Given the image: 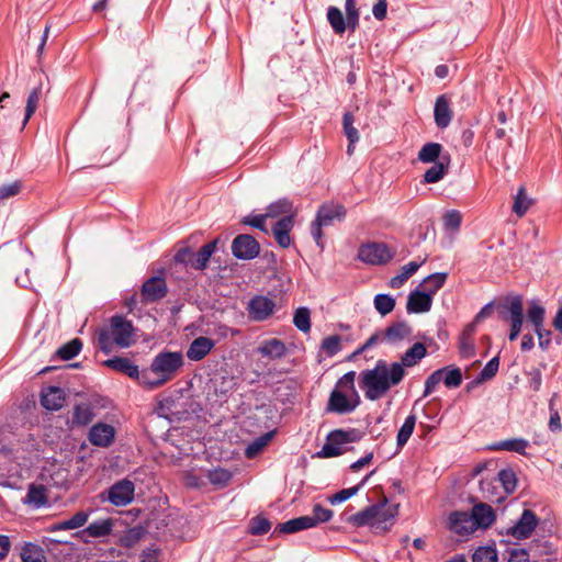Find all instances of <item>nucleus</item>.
<instances>
[{"instance_id":"62","label":"nucleus","mask_w":562,"mask_h":562,"mask_svg":"<svg viewBox=\"0 0 562 562\" xmlns=\"http://www.w3.org/2000/svg\"><path fill=\"white\" fill-rule=\"evenodd\" d=\"M461 213L457 210H451L443 216L445 227L448 229L457 231L461 225Z\"/></svg>"},{"instance_id":"53","label":"nucleus","mask_w":562,"mask_h":562,"mask_svg":"<svg viewBox=\"0 0 562 562\" xmlns=\"http://www.w3.org/2000/svg\"><path fill=\"white\" fill-rule=\"evenodd\" d=\"M558 393H554L549 401V411H550V419H549V429L553 432H559L562 430V424L559 411L554 407V402L558 398Z\"/></svg>"},{"instance_id":"26","label":"nucleus","mask_w":562,"mask_h":562,"mask_svg":"<svg viewBox=\"0 0 562 562\" xmlns=\"http://www.w3.org/2000/svg\"><path fill=\"white\" fill-rule=\"evenodd\" d=\"M412 335V328L405 322H397L385 328L383 339L390 344H397Z\"/></svg>"},{"instance_id":"4","label":"nucleus","mask_w":562,"mask_h":562,"mask_svg":"<svg viewBox=\"0 0 562 562\" xmlns=\"http://www.w3.org/2000/svg\"><path fill=\"white\" fill-rule=\"evenodd\" d=\"M492 525V507L485 503L473 506L472 512H453L449 516V528L459 536H468L479 528Z\"/></svg>"},{"instance_id":"6","label":"nucleus","mask_w":562,"mask_h":562,"mask_svg":"<svg viewBox=\"0 0 562 562\" xmlns=\"http://www.w3.org/2000/svg\"><path fill=\"white\" fill-rule=\"evenodd\" d=\"M346 209L342 204L326 202L322 204L316 213L315 220L311 225V234L316 244L323 248V227L334 225L335 222H341L346 217Z\"/></svg>"},{"instance_id":"29","label":"nucleus","mask_w":562,"mask_h":562,"mask_svg":"<svg viewBox=\"0 0 562 562\" xmlns=\"http://www.w3.org/2000/svg\"><path fill=\"white\" fill-rule=\"evenodd\" d=\"M449 164L450 158H441L440 161L432 164V166L429 167L423 176L424 183L439 182L447 175Z\"/></svg>"},{"instance_id":"8","label":"nucleus","mask_w":562,"mask_h":562,"mask_svg":"<svg viewBox=\"0 0 562 562\" xmlns=\"http://www.w3.org/2000/svg\"><path fill=\"white\" fill-rule=\"evenodd\" d=\"M492 314V302L484 305V307L476 314L475 318L472 323H470L462 331L460 336V353L462 357L469 358L473 356L474 345L472 340V335L475 331L476 326L481 323L482 319L490 317Z\"/></svg>"},{"instance_id":"12","label":"nucleus","mask_w":562,"mask_h":562,"mask_svg":"<svg viewBox=\"0 0 562 562\" xmlns=\"http://www.w3.org/2000/svg\"><path fill=\"white\" fill-rule=\"evenodd\" d=\"M167 282L161 277H151L147 279L140 289V301L144 304L154 303L167 295Z\"/></svg>"},{"instance_id":"40","label":"nucleus","mask_w":562,"mask_h":562,"mask_svg":"<svg viewBox=\"0 0 562 562\" xmlns=\"http://www.w3.org/2000/svg\"><path fill=\"white\" fill-rule=\"evenodd\" d=\"M497 480L506 495L513 494L517 487V475L513 469H503L498 472Z\"/></svg>"},{"instance_id":"1","label":"nucleus","mask_w":562,"mask_h":562,"mask_svg":"<svg viewBox=\"0 0 562 562\" xmlns=\"http://www.w3.org/2000/svg\"><path fill=\"white\" fill-rule=\"evenodd\" d=\"M405 376V370L400 364L378 360L373 369H367L359 374V387L369 401L382 398L393 386L398 385Z\"/></svg>"},{"instance_id":"3","label":"nucleus","mask_w":562,"mask_h":562,"mask_svg":"<svg viewBox=\"0 0 562 562\" xmlns=\"http://www.w3.org/2000/svg\"><path fill=\"white\" fill-rule=\"evenodd\" d=\"M98 347L104 353L113 351L114 347L128 348L135 341L134 326L122 315L110 318L109 326L99 329L97 334Z\"/></svg>"},{"instance_id":"21","label":"nucleus","mask_w":562,"mask_h":562,"mask_svg":"<svg viewBox=\"0 0 562 562\" xmlns=\"http://www.w3.org/2000/svg\"><path fill=\"white\" fill-rule=\"evenodd\" d=\"M65 392L58 386H48L42 392L41 404L48 411H58L64 406Z\"/></svg>"},{"instance_id":"24","label":"nucleus","mask_w":562,"mask_h":562,"mask_svg":"<svg viewBox=\"0 0 562 562\" xmlns=\"http://www.w3.org/2000/svg\"><path fill=\"white\" fill-rule=\"evenodd\" d=\"M293 216V220L295 218L296 212L294 210L292 201L289 199H280L276 202H272L269 204L266 209L265 216L268 218H277V217H283V216Z\"/></svg>"},{"instance_id":"41","label":"nucleus","mask_w":562,"mask_h":562,"mask_svg":"<svg viewBox=\"0 0 562 562\" xmlns=\"http://www.w3.org/2000/svg\"><path fill=\"white\" fill-rule=\"evenodd\" d=\"M448 274L446 272H436L426 277L423 281V285L426 288V293L432 297L439 289H441L447 280Z\"/></svg>"},{"instance_id":"51","label":"nucleus","mask_w":562,"mask_h":562,"mask_svg":"<svg viewBox=\"0 0 562 562\" xmlns=\"http://www.w3.org/2000/svg\"><path fill=\"white\" fill-rule=\"evenodd\" d=\"M74 422L78 425H87L93 418V413L88 404L77 405L74 409Z\"/></svg>"},{"instance_id":"19","label":"nucleus","mask_w":562,"mask_h":562,"mask_svg":"<svg viewBox=\"0 0 562 562\" xmlns=\"http://www.w3.org/2000/svg\"><path fill=\"white\" fill-rule=\"evenodd\" d=\"M431 305L432 297L430 294L415 290L408 294L406 310L411 314L426 313L430 311Z\"/></svg>"},{"instance_id":"28","label":"nucleus","mask_w":562,"mask_h":562,"mask_svg":"<svg viewBox=\"0 0 562 562\" xmlns=\"http://www.w3.org/2000/svg\"><path fill=\"white\" fill-rule=\"evenodd\" d=\"M47 488L42 484H31L29 486L24 503L40 508L47 504Z\"/></svg>"},{"instance_id":"57","label":"nucleus","mask_w":562,"mask_h":562,"mask_svg":"<svg viewBox=\"0 0 562 562\" xmlns=\"http://www.w3.org/2000/svg\"><path fill=\"white\" fill-rule=\"evenodd\" d=\"M271 528V522L261 516L251 519L249 531L251 535L260 536L267 533Z\"/></svg>"},{"instance_id":"38","label":"nucleus","mask_w":562,"mask_h":562,"mask_svg":"<svg viewBox=\"0 0 562 562\" xmlns=\"http://www.w3.org/2000/svg\"><path fill=\"white\" fill-rule=\"evenodd\" d=\"M113 524L111 519H102L91 522L82 532L92 538L105 537L111 533Z\"/></svg>"},{"instance_id":"37","label":"nucleus","mask_w":562,"mask_h":562,"mask_svg":"<svg viewBox=\"0 0 562 562\" xmlns=\"http://www.w3.org/2000/svg\"><path fill=\"white\" fill-rule=\"evenodd\" d=\"M327 20L336 34H342L348 27L347 18L345 19L340 9L329 7L327 10Z\"/></svg>"},{"instance_id":"45","label":"nucleus","mask_w":562,"mask_h":562,"mask_svg":"<svg viewBox=\"0 0 562 562\" xmlns=\"http://www.w3.org/2000/svg\"><path fill=\"white\" fill-rule=\"evenodd\" d=\"M375 506H380L381 510L379 516L376 517V528H379L382 524H386L387 521L393 520L398 514V505H390L386 504V498L380 504H375Z\"/></svg>"},{"instance_id":"42","label":"nucleus","mask_w":562,"mask_h":562,"mask_svg":"<svg viewBox=\"0 0 562 562\" xmlns=\"http://www.w3.org/2000/svg\"><path fill=\"white\" fill-rule=\"evenodd\" d=\"M416 425V416L411 414L405 418L404 424L400 428L396 437V443L400 448L404 447L411 438Z\"/></svg>"},{"instance_id":"13","label":"nucleus","mask_w":562,"mask_h":562,"mask_svg":"<svg viewBox=\"0 0 562 562\" xmlns=\"http://www.w3.org/2000/svg\"><path fill=\"white\" fill-rule=\"evenodd\" d=\"M134 483L127 479L113 484L108 491V499L114 506H126L134 499Z\"/></svg>"},{"instance_id":"49","label":"nucleus","mask_w":562,"mask_h":562,"mask_svg":"<svg viewBox=\"0 0 562 562\" xmlns=\"http://www.w3.org/2000/svg\"><path fill=\"white\" fill-rule=\"evenodd\" d=\"M527 316L535 329H541L544 321V308L536 302H532L528 308Z\"/></svg>"},{"instance_id":"18","label":"nucleus","mask_w":562,"mask_h":562,"mask_svg":"<svg viewBox=\"0 0 562 562\" xmlns=\"http://www.w3.org/2000/svg\"><path fill=\"white\" fill-rule=\"evenodd\" d=\"M294 227L293 216H283L278 220V222L272 227V235L277 241V244L282 248L290 247L292 243V238L290 236V232Z\"/></svg>"},{"instance_id":"32","label":"nucleus","mask_w":562,"mask_h":562,"mask_svg":"<svg viewBox=\"0 0 562 562\" xmlns=\"http://www.w3.org/2000/svg\"><path fill=\"white\" fill-rule=\"evenodd\" d=\"M313 528V521L310 517L301 516L280 524L276 530L282 533H294L301 530Z\"/></svg>"},{"instance_id":"27","label":"nucleus","mask_w":562,"mask_h":562,"mask_svg":"<svg viewBox=\"0 0 562 562\" xmlns=\"http://www.w3.org/2000/svg\"><path fill=\"white\" fill-rule=\"evenodd\" d=\"M381 510L380 506L371 505L366 507L363 510L352 515L348 521L356 527H362L367 525L376 526V517Z\"/></svg>"},{"instance_id":"58","label":"nucleus","mask_w":562,"mask_h":562,"mask_svg":"<svg viewBox=\"0 0 562 562\" xmlns=\"http://www.w3.org/2000/svg\"><path fill=\"white\" fill-rule=\"evenodd\" d=\"M210 482L214 485L225 486L232 479V473L224 469H214L207 475Z\"/></svg>"},{"instance_id":"25","label":"nucleus","mask_w":562,"mask_h":562,"mask_svg":"<svg viewBox=\"0 0 562 562\" xmlns=\"http://www.w3.org/2000/svg\"><path fill=\"white\" fill-rule=\"evenodd\" d=\"M417 158L424 164H436L441 158H450L449 155L442 154V146L439 143H427L418 151Z\"/></svg>"},{"instance_id":"22","label":"nucleus","mask_w":562,"mask_h":562,"mask_svg":"<svg viewBox=\"0 0 562 562\" xmlns=\"http://www.w3.org/2000/svg\"><path fill=\"white\" fill-rule=\"evenodd\" d=\"M434 116L436 125L439 128H446L450 124L452 112L450 109V101L445 94L437 98L434 109Z\"/></svg>"},{"instance_id":"23","label":"nucleus","mask_w":562,"mask_h":562,"mask_svg":"<svg viewBox=\"0 0 562 562\" xmlns=\"http://www.w3.org/2000/svg\"><path fill=\"white\" fill-rule=\"evenodd\" d=\"M427 355L426 346L423 342H415L406 352L401 357V361L392 362V364H400L402 369L416 366Z\"/></svg>"},{"instance_id":"10","label":"nucleus","mask_w":562,"mask_h":562,"mask_svg":"<svg viewBox=\"0 0 562 562\" xmlns=\"http://www.w3.org/2000/svg\"><path fill=\"white\" fill-rule=\"evenodd\" d=\"M232 252L238 259L250 260L259 255L260 245L252 236L241 234L234 238Z\"/></svg>"},{"instance_id":"11","label":"nucleus","mask_w":562,"mask_h":562,"mask_svg":"<svg viewBox=\"0 0 562 562\" xmlns=\"http://www.w3.org/2000/svg\"><path fill=\"white\" fill-rule=\"evenodd\" d=\"M539 524V518L531 509H524L518 520L507 530L515 539L522 540L531 536Z\"/></svg>"},{"instance_id":"16","label":"nucleus","mask_w":562,"mask_h":562,"mask_svg":"<svg viewBox=\"0 0 562 562\" xmlns=\"http://www.w3.org/2000/svg\"><path fill=\"white\" fill-rule=\"evenodd\" d=\"M114 427L104 423L93 425L89 431V440L97 447H109L114 441Z\"/></svg>"},{"instance_id":"36","label":"nucleus","mask_w":562,"mask_h":562,"mask_svg":"<svg viewBox=\"0 0 562 562\" xmlns=\"http://www.w3.org/2000/svg\"><path fill=\"white\" fill-rule=\"evenodd\" d=\"M532 204V199H530L527 193L525 187H520L514 198V203L512 206V211L518 216L522 217L529 207Z\"/></svg>"},{"instance_id":"46","label":"nucleus","mask_w":562,"mask_h":562,"mask_svg":"<svg viewBox=\"0 0 562 562\" xmlns=\"http://www.w3.org/2000/svg\"><path fill=\"white\" fill-rule=\"evenodd\" d=\"M293 324L303 331L308 333L311 329V312L307 307H299L293 316Z\"/></svg>"},{"instance_id":"43","label":"nucleus","mask_w":562,"mask_h":562,"mask_svg":"<svg viewBox=\"0 0 562 562\" xmlns=\"http://www.w3.org/2000/svg\"><path fill=\"white\" fill-rule=\"evenodd\" d=\"M373 473H374V471H371L368 475H366L360 484H358L356 486H352V487H349V488H344V490L337 492L336 494L331 495L329 497V502L333 505H336V504H340V503L349 499L350 497H352L353 495H356L358 493V491L361 488V486L364 485V483L369 480V477Z\"/></svg>"},{"instance_id":"48","label":"nucleus","mask_w":562,"mask_h":562,"mask_svg":"<svg viewBox=\"0 0 562 562\" xmlns=\"http://www.w3.org/2000/svg\"><path fill=\"white\" fill-rule=\"evenodd\" d=\"M41 97V87L34 88L26 100V106H25V115L23 120V126L26 125L31 116L35 113Z\"/></svg>"},{"instance_id":"61","label":"nucleus","mask_w":562,"mask_h":562,"mask_svg":"<svg viewBox=\"0 0 562 562\" xmlns=\"http://www.w3.org/2000/svg\"><path fill=\"white\" fill-rule=\"evenodd\" d=\"M22 189L21 181H14L0 187V201L10 199L20 193Z\"/></svg>"},{"instance_id":"30","label":"nucleus","mask_w":562,"mask_h":562,"mask_svg":"<svg viewBox=\"0 0 562 562\" xmlns=\"http://www.w3.org/2000/svg\"><path fill=\"white\" fill-rule=\"evenodd\" d=\"M217 246V239H214L204 246L198 252H193L192 268L195 270H203L206 268L211 256L214 254Z\"/></svg>"},{"instance_id":"47","label":"nucleus","mask_w":562,"mask_h":562,"mask_svg":"<svg viewBox=\"0 0 562 562\" xmlns=\"http://www.w3.org/2000/svg\"><path fill=\"white\" fill-rule=\"evenodd\" d=\"M373 302L375 310L382 316L390 314L395 307V300L389 294H376Z\"/></svg>"},{"instance_id":"52","label":"nucleus","mask_w":562,"mask_h":562,"mask_svg":"<svg viewBox=\"0 0 562 562\" xmlns=\"http://www.w3.org/2000/svg\"><path fill=\"white\" fill-rule=\"evenodd\" d=\"M442 382L447 387H458L462 382V373L459 368L446 367Z\"/></svg>"},{"instance_id":"2","label":"nucleus","mask_w":562,"mask_h":562,"mask_svg":"<svg viewBox=\"0 0 562 562\" xmlns=\"http://www.w3.org/2000/svg\"><path fill=\"white\" fill-rule=\"evenodd\" d=\"M184 364L180 351H161L155 356L149 369L142 371V385L155 390L171 381Z\"/></svg>"},{"instance_id":"14","label":"nucleus","mask_w":562,"mask_h":562,"mask_svg":"<svg viewBox=\"0 0 562 562\" xmlns=\"http://www.w3.org/2000/svg\"><path fill=\"white\" fill-rule=\"evenodd\" d=\"M355 400H349L346 394L335 389L329 395L327 403V412L336 414H349L356 409L359 405L360 400L358 394H353Z\"/></svg>"},{"instance_id":"7","label":"nucleus","mask_w":562,"mask_h":562,"mask_svg":"<svg viewBox=\"0 0 562 562\" xmlns=\"http://www.w3.org/2000/svg\"><path fill=\"white\" fill-rule=\"evenodd\" d=\"M357 439L356 431H345L341 429L333 430L327 436L326 442L317 456L321 458H333L340 456L344 452L342 446L352 442Z\"/></svg>"},{"instance_id":"50","label":"nucleus","mask_w":562,"mask_h":562,"mask_svg":"<svg viewBox=\"0 0 562 562\" xmlns=\"http://www.w3.org/2000/svg\"><path fill=\"white\" fill-rule=\"evenodd\" d=\"M345 11L347 18L348 29L355 31L359 25V10L356 7L355 0H346L345 2Z\"/></svg>"},{"instance_id":"33","label":"nucleus","mask_w":562,"mask_h":562,"mask_svg":"<svg viewBox=\"0 0 562 562\" xmlns=\"http://www.w3.org/2000/svg\"><path fill=\"white\" fill-rule=\"evenodd\" d=\"M22 562H47L44 549L35 543L25 542L21 549Z\"/></svg>"},{"instance_id":"5","label":"nucleus","mask_w":562,"mask_h":562,"mask_svg":"<svg viewBox=\"0 0 562 562\" xmlns=\"http://www.w3.org/2000/svg\"><path fill=\"white\" fill-rule=\"evenodd\" d=\"M494 307L497 310L499 317L505 322H509L510 330L508 339L514 341L521 331L524 321L522 299L518 294L510 293L501 297L497 303L494 301Z\"/></svg>"},{"instance_id":"44","label":"nucleus","mask_w":562,"mask_h":562,"mask_svg":"<svg viewBox=\"0 0 562 562\" xmlns=\"http://www.w3.org/2000/svg\"><path fill=\"white\" fill-rule=\"evenodd\" d=\"M81 347H82L81 340L79 338H74L72 340L63 345L56 351V355L63 360H71L80 352Z\"/></svg>"},{"instance_id":"60","label":"nucleus","mask_w":562,"mask_h":562,"mask_svg":"<svg viewBox=\"0 0 562 562\" xmlns=\"http://www.w3.org/2000/svg\"><path fill=\"white\" fill-rule=\"evenodd\" d=\"M268 217L265 216V213L263 214H258V215H248V216H245L243 220H241V223L245 224V225H249L254 228H257L266 234H268V229L266 227V220Z\"/></svg>"},{"instance_id":"15","label":"nucleus","mask_w":562,"mask_h":562,"mask_svg":"<svg viewBox=\"0 0 562 562\" xmlns=\"http://www.w3.org/2000/svg\"><path fill=\"white\" fill-rule=\"evenodd\" d=\"M274 302L267 296L258 295L248 303V313L251 319L260 322L267 319L274 310Z\"/></svg>"},{"instance_id":"54","label":"nucleus","mask_w":562,"mask_h":562,"mask_svg":"<svg viewBox=\"0 0 562 562\" xmlns=\"http://www.w3.org/2000/svg\"><path fill=\"white\" fill-rule=\"evenodd\" d=\"M313 521V527H316L321 522H326L331 519L333 512L328 508L323 507L319 504L314 505L312 514L307 515Z\"/></svg>"},{"instance_id":"31","label":"nucleus","mask_w":562,"mask_h":562,"mask_svg":"<svg viewBox=\"0 0 562 562\" xmlns=\"http://www.w3.org/2000/svg\"><path fill=\"white\" fill-rule=\"evenodd\" d=\"M286 348L285 345L277 339H268L263 341L260 347L258 348V352L263 356L271 359H278L285 355Z\"/></svg>"},{"instance_id":"63","label":"nucleus","mask_w":562,"mask_h":562,"mask_svg":"<svg viewBox=\"0 0 562 562\" xmlns=\"http://www.w3.org/2000/svg\"><path fill=\"white\" fill-rule=\"evenodd\" d=\"M491 378H492V360L486 362V364H485L484 369L482 370V372L480 373V375L468 384L467 390L471 391Z\"/></svg>"},{"instance_id":"39","label":"nucleus","mask_w":562,"mask_h":562,"mask_svg":"<svg viewBox=\"0 0 562 562\" xmlns=\"http://www.w3.org/2000/svg\"><path fill=\"white\" fill-rule=\"evenodd\" d=\"M274 436V431H269L267 434H263L262 436L254 439L245 449V456L249 459L255 458L258 456L263 448L269 443V441Z\"/></svg>"},{"instance_id":"55","label":"nucleus","mask_w":562,"mask_h":562,"mask_svg":"<svg viewBox=\"0 0 562 562\" xmlns=\"http://www.w3.org/2000/svg\"><path fill=\"white\" fill-rule=\"evenodd\" d=\"M355 119L351 113H345L342 119L344 133L351 144H355L359 140V132L353 126Z\"/></svg>"},{"instance_id":"34","label":"nucleus","mask_w":562,"mask_h":562,"mask_svg":"<svg viewBox=\"0 0 562 562\" xmlns=\"http://www.w3.org/2000/svg\"><path fill=\"white\" fill-rule=\"evenodd\" d=\"M529 442L522 438H510L494 442V450L510 451L526 456Z\"/></svg>"},{"instance_id":"35","label":"nucleus","mask_w":562,"mask_h":562,"mask_svg":"<svg viewBox=\"0 0 562 562\" xmlns=\"http://www.w3.org/2000/svg\"><path fill=\"white\" fill-rule=\"evenodd\" d=\"M423 262L424 261H411L404 265L401 269V273L393 277L389 282V285L392 289H400L419 269Z\"/></svg>"},{"instance_id":"59","label":"nucleus","mask_w":562,"mask_h":562,"mask_svg":"<svg viewBox=\"0 0 562 562\" xmlns=\"http://www.w3.org/2000/svg\"><path fill=\"white\" fill-rule=\"evenodd\" d=\"M445 373V369H438L434 371L425 381V390L424 396L430 395L436 386L442 381V374Z\"/></svg>"},{"instance_id":"17","label":"nucleus","mask_w":562,"mask_h":562,"mask_svg":"<svg viewBox=\"0 0 562 562\" xmlns=\"http://www.w3.org/2000/svg\"><path fill=\"white\" fill-rule=\"evenodd\" d=\"M103 364L114 371L126 374L132 379H136L142 384V371L132 360L124 357H114L108 359Z\"/></svg>"},{"instance_id":"64","label":"nucleus","mask_w":562,"mask_h":562,"mask_svg":"<svg viewBox=\"0 0 562 562\" xmlns=\"http://www.w3.org/2000/svg\"><path fill=\"white\" fill-rule=\"evenodd\" d=\"M473 562H492V546L480 547L472 557Z\"/></svg>"},{"instance_id":"56","label":"nucleus","mask_w":562,"mask_h":562,"mask_svg":"<svg viewBox=\"0 0 562 562\" xmlns=\"http://www.w3.org/2000/svg\"><path fill=\"white\" fill-rule=\"evenodd\" d=\"M340 341L338 335H331L323 339L321 348L327 356L333 357L339 352Z\"/></svg>"},{"instance_id":"20","label":"nucleus","mask_w":562,"mask_h":562,"mask_svg":"<svg viewBox=\"0 0 562 562\" xmlns=\"http://www.w3.org/2000/svg\"><path fill=\"white\" fill-rule=\"evenodd\" d=\"M214 346V340L209 337L200 336L190 344L187 350V358L191 361H200L212 351Z\"/></svg>"},{"instance_id":"9","label":"nucleus","mask_w":562,"mask_h":562,"mask_svg":"<svg viewBox=\"0 0 562 562\" xmlns=\"http://www.w3.org/2000/svg\"><path fill=\"white\" fill-rule=\"evenodd\" d=\"M393 255L387 246L381 243L362 245L358 251V258L370 265H384L393 258Z\"/></svg>"}]
</instances>
